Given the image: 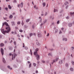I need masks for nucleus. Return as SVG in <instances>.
<instances>
[{
	"label": "nucleus",
	"mask_w": 74,
	"mask_h": 74,
	"mask_svg": "<svg viewBox=\"0 0 74 74\" xmlns=\"http://www.w3.org/2000/svg\"><path fill=\"white\" fill-rule=\"evenodd\" d=\"M5 25H6L8 27H6V29L7 30L4 31V29H1V32L3 34H5V33H8L10 32L11 31V28L10 27V25H8V24L6 22V23L5 24Z\"/></svg>",
	"instance_id": "obj_1"
},
{
	"label": "nucleus",
	"mask_w": 74,
	"mask_h": 74,
	"mask_svg": "<svg viewBox=\"0 0 74 74\" xmlns=\"http://www.w3.org/2000/svg\"><path fill=\"white\" fill-rule=\"evenodd\" d=\"M14 56L13 58V56ZM17 56V54L16 53H14V54H12V60H14L15 58V57Z\"/></svg>",
	"instance_id": "obj_2"
},
{
	"label": "nucleus",
	"mask_w": 74,
	"mask_h": 74,
	"mask_svg": "<svg viewBox=\"0 0 74 74\" xmlns=\"http://www.w3.org/2000/svg\"><path fill=\"white\" fill-rule=\"evenodd\" d=\"M0 69H1V70H2L3 71L5 72L6 70H7V69L4 67H2V68L0 67Z\"/></svg>",
	"instance_id": "obj_3"
},
{
	"label": "nucleus",
	"mask_w": 74,
	"mask_h": 74,
	"mask_svg": "<svg viewBox=\"0 0 74 74\" xmlns=\"http://www.w3.org/2000/svg\"><path fill=\"white\" fill-rule=\"evenodd\" d=\"M59 59V58H56L55 60H53V62L55 63V62H57L58 61V60Z\"/></svg>",
	"instance_id": "obj_4"
},
{
	"label": "nucleus",
	"mask_w": 74,
	"mask_h": 74,
	"mask_svg": "<svg viewBox=\"0 0 74 74\" xmlns=\"http://www.w3.org/2000/svg\"><path fill=\"white\" fill-rule=\"evenodd\" d=\"M1 52L2 55H4V50H3V49L1 48Z\"/></svg>",
	"instance_id": "obj_5"
},
{
	"label": "nucleus",
	"mask_w": 74,
	"mask_h": 74,
	"mask_svg": "<svg viewBox=\"0 0 74 74\" xmlns=\"http://www.w3.org/2000/svg\"><path fill=\"white\" fill-rule=\"evenodd\" d=\"M36 59L38 60L39 59H40V56L38 55H36Z\"/></svg>",
	"instance_id": "obj_6"
},
{
	"label": "nucleus",
	"mask_w": 74,
	"mask_h": 74,
	"mask_svg": "<svg viewBox=\"0 0 74 74\" xmlns=\"http://www.w3.org/2000/svg\"><path fill=\"white\" fill-rule=\"evenodd\" d=\"M38 36V37H41V34L40 33H38L37 34Z\"/></svg>",
	"instance_id": "obj_7"
},
{
	"label": "nucleus",
	"mask_w": 74,
	"mask_h": 74,
	"mask_svg": "<svg viewBox=\"0 0 74 74\" xmlns=\"http://www.w3.org/2000/svg\"><path fill=\"white\" fill-rule=\"evenodd\" d=\"M11 23H12V26H14L15 25V22L14 21H12L11 22Z\"/></svg>",
	"instance_id": "obj_8"
},
{
	"label": "nucleus",
	"mask_w": 74,
	"mask_h": 74,
	"mask_svg": "<svg viewBox=\"0 0 74 74\" xmlns=\"http://www.w3.org/2000/svg\"><path fill=\"white\" fill-rule=\"evenodd\" d=\"M38 19H39V22L40 23H41V22H42V18H41V17L40 16L39 17Z\"/></svg>",
	"instance_id": "obj_9"
},
{
	"label": "nucleus",
	"mask_w": 74,
	"mask_h": 74,
	"mask_svg": "<svg viewBox=\"0 0 74 74\" xmlns=\"http://www.w3.org/2000/svg\"><path fill=\"white\" fill-rule=\"evenodd\" d=\"M47 22V20H45L44 21H43V24H45V23Z\"/></svg>",
	"instance_id": "obj_10"
},
{
	"label": "nucleus",
	"mask_w": 74,
	"mask_h": 74,
	"mask_svg": "<svg viewBox=\"0 0 74 74\" xmlns=\"http://www.w3.org/2000/svg\"><path fill=\"white\" fill-rule=\"evenodd\" d=\"M62 63H63V60H61L59 62V64H62Z\"/></svg>",
	"instance_id": "obj_11"
},
{
	"label": "nucleus",
	"mask_w": 74,
	"mask_h": 74,
	"mask_svg": "<svg viewBox=\"0 0 74 74\" xmlns=\"http://www.w3.org/2000/svg\"><path fill=\"white\" fill-rule=\"evenodd\" d=\"M12 18H13V16H12V14L10 15V16H9V18L12 19Z\"/></svg>",
	"instance_id": "obj_12"
},
{
	"label": "nucleus",
	"mask_w": 74,
	"mask_h": 74,
	"mask_svg": "<svg viewBox=\"0 0 74 74\" xmlns=\"http://www.w3.org/2000/svg\"><path fill=\"white\" fill-rule=\"evenodd\" d=\"M63 41H67V38H63Z\"/></svg>",
	"instance_id": "obj_13"
},
{
	"label": "nucleus",
	"mask_w": 74,
	"mask_h": 74,
	"mask_svg": "<svg viewBox=\"0 0 74 74\" xmlns=\"http://www.w3.org/2000/svg\"><path fill=\"white\" fill-rule=\"evenodd\" d=\"M58 32V29H56L55 30V32H54V34H56Z\"/></svg>",
	"instance_id": "obj_14"
},
{
	"label": "nucleus",
	"mask_w": 74,
	"mask_h": 74,
	"mask_svg": "<svg viewBox=\"0 0 74 74\" xmlns=\"http://www.w3.org/2000/svg\"><path fill=\"white\" fill-rule=\"evenodd\" d=\"M72 25H73V23H69V27H71V26H72Z\"/></svg>",
	"instance_id": "obj_15"
},
{
	"label": "nucleus",
	"mask_w": 74,
	"mask_h": 74,
	"mask_svg": "<svg viewBox=\"0 0 74 74\" xmlns=\"http://www.w3.org/2000/svg\"><path fill=\"white\" fill-rule=\"evenodd\" d=\"M23 3L21 2L20 4V7L21 8H22V7H23Z\"/></svg>",
	"instance_id": "obj_16"
},
{
	"label": "nucleus",
	"mask_w": 74,
	"mask_h": 74,
	"mask_svg": "<svg viewBox=\"0 0 74 74\" xmlns=\"http://www.w3.org/2000/svg\"><path fill=\"white\" fill-rule=\"evenodd\" d=\"M34 54L35 56H36V55H38L37 54V51L34 52Z\"/></svg>",
	"instance_id": "obj_17"
},
{
	"label": "nucleus",
	"mask_w": 74,
	"mask_h": 74,
	"mask_svg": "<svg viewBox=\"0 0 74 74\" xmlns=\"http://www.w3.org/2000/svg\"><path fill=\"white\" fill-rule=\"evenodd\" d=\"M0 46L1 47H3V46H4V44L3 43H1L0 44Z\"/></svg>",
	"instance_id": "obj_18"
},
{
	"label": "nucleus",
	"mask_w": 74,
	"mask_h": 74,
	"mask_svg": "<svg viewBox=\"0 0 74 74\" xmlns=\"http://www.w3.org/2000/svg\"><path fill=\"white\" fill-rule=\"evenodd\" d=\"M8 68L9 69H10V70H12V68H11L10 66H8Z\"/></svg>",
	"instance_id": "obj_19"
},
{
	"label": "nucleus",
	"mask_w": 74,
	"mask_h": 74,
	"mask_svg": "<svg viewBox=\"0 0 74 74\" xmlns=\"http://www.w3.org/2000/svg\"><path fill=\"white\" fill-rule=\"evenodd\" d=\"M70 15H71V16H72L73 15H74V12H71L70 13Z\"/></svg>",
	"instance_id": "obj_20"
},
{
	"label": "nucleus",
	"mask_w": 74,
	"mask_h": 74,
	"mask_svg": "<svg viewBox=\"0 0 74 74\" xmlns=\"http://www.w3.org/2000/svg\"><path fill=\"white\" fill-rule=\"evenodd\" d=\"M3 63H5V59L3 58Z\"/></svg>",
	"instance_id": "obj_21"
},
{
	"label": "nucleus",
	"mask_w": 74,
	"mask_h": 74,
	"mask_svg": "<svg viewBox=\"0 0 74 74\" xmlns=\"http://www.w3.org/2000/svg\"><path fill=\"white\" fill-rule=\"evenodd\" d=\"M44 24H43V23H42L40 25V26L41 27H42V26H43V25H44Z\"/></svg>",
	"instance_id": "obj_22"
},
{
	"label": "nucleus",
	"mask_w": 74,
	"mask_h": 74,
	"mask_svg": "<svg viewBox=\"0 0 74 74\" xmlns=\"http://www.w3.org/2000/svg\"><path fill=\"white\" fill-rule=\"evenodd\" d=\"M6 23H7V22H5L2 23V26H3L4 25H5Z\"/></svg>",
	"instance_id": "obj_23"
},
{
	"label": "nucleus",
	"mask_w": 74,
	"mask_h": 74,
	"mask_svg": "<svg viewBox=\"0 0 74 74\" xmlns=\"http://www.w3.org/2000/svg\"><path fill=\"white\" fill-rule=\"evenodd\" d=\"M8 7L9 9H10V10H11L12 8L10 5H8Z\"/></svg>",
	"instance_id": "obj_24"
},
{
	"label": "nucleus",
	"mask_w": 74,
	"mask_h": 74,
	"mask_svg": "<svg viewBox=\"0 0 74 74\" xmlns=\"http://www.w3.org/2000/svg\"><path fill=\"white\" fill-rule=\"evenodd\" d=\"M58 10L57 9H54V12H58Z\"/></svg>",
	"instance_id": "obj_25"
},
{
	"label": "nucleus",
	"mask_w": 74,
	"mask_h": 74,
	"mask_svg": "<svg viewBox=\"0 0 74 74\" xmlns=\"http://www.w3.org/2000/svg\"><path fill=\"white\" fill-rule=\"evenodd\" d=\"M34 8H36V9H38V7H36V5H34Z\"/></svg>",
	"instance_id": "obj_26"
},
{
	"label": "nucleus",
	"mask_w": 74,
	"mask_h": 74,
	"mask_svg": "<svg viewBox=\"0 0 74 74\" xmlns=\"http://www.w3.org/2000/svg\"><path fill=\"white\" fill-rule=\"evenodd\" d=\"M33 33H30V34H29V37H32V36H33Z\"/></svg>",
	"instance_id": "obj_27"
},
{
	"label": "nucleus",
	"mask_w": 74,
	"mask_h": 74,
	"mask_svg": "<svg viewBox=\"0 0 74 74\" xmlns=\"http://www.w3.org/2000/svg\"><path fill=\"white\" fill-rule=\"evenodd\" d=\"M45 2H44L42 3L43 7H45Z\"/></svg>",
	"instance_id": "obj_28"
},
{
	"label": "nucleus",
	"mask_w": 74,
	"mask_h": 74,
	"mask_svg": "<svg viewBox=\"0 0 74 74\" xmlns=\"http://www.w3.org/2000/svg\"><path fill=\"white\" fill-rule=\"evenodd\" d=\"M36 44L37 45L40 46V43H39V42H36Z\"/></svg>",
	"instance_id": "obj_29"
},
{
	"label": "nucleus",
	"mask_w": 74,
	"mask_h": 74,
	"mask_svg": "<svg viewBox=\"0 0 74 74\" xmlns=\"http://www.w3.org/2000/svg\"><path fill=\"white\" fill-rule=\"evenodd\" d=\"M70 70L71 71H73L74 70V69H73V68H70Z\"/></svg>",
	"instance_id": "obj_30"
},
{
	"label": "nucleus",
	"mask_w": 74,
	"mask_h": 74,
	"mask_svg": "<svg viewBox=\"0 0 74 74\" xmlns=\"http://www.w3.org/2000/svg\"><path fill=\"white\" fill-rule=\"evenodd\" d=\"M49 51H53L54 50V49H49Z\"/></svg>",
	"instance_id": "obj_31"
},
{
	"label": "nucleus",
	"mask_w": 74,
	"mask_h": 74,
	"mask_svg": "<svg viewBox=\"0 0 74 74\" xmlns=\"http://www.w3.org/2000/svg\"><path fill=\"white\" fill-rule=\"evenodd\" d=\"M65 66L66 67H68V66H69V64H68V63H66L65 64Z\"/></svg>",
	"instance_id": "obj_32"
},
{
	"label": "nucleus",
	"mask_w": 74,
	"mask_h": 74,
	"mask_svg": "<svg viewBox=\"0 0 74 74\" xmlns=\"http://www.w3.org/2000/svg\"><path fill=\"white\" fill-rule=\"evenodd\" d=\"M67 4H69V2L66 1L64 3L65 5H67Z\"/></svg>",
	"instance_id": "obj_33"
},
{
	"label": "nucleus",
	"mask_w": 74,
	"mask_h": 74,
	"mask_svg": "<svg viewBox=\"0 0 74 74\" xmlns=\"http://www.w3.org/2000/svg\"><path fill=\"white\" fill-rule=\"evenodd\" d=\"M14 45H16V42L14 41Z\"/></svg>",
	"instance_id": "obj_34"
},
{
	"label": "nucleus",
	"mask_w": 74,
	"mask_h": 74,
	"mask_svg": "<svg viewBox=\"0 0 74 74\" xmlns=\"http://www.w3.org/2000/svg\"><path fill=\"white\" fill-rule=\"evenodd\" d=\"M25 49H26V50H27L28 49V47H25Z\"/></svg>",
	"instance_id": "obj_35"
},
{
	"label": "nucleus",
	"mask_w": 74,
	"mask_h": 74,
	"mask_svg": "<svg viewBox=\"0 0 74 74\" xmlns=\"http://www.w3.org/2000/svg\"><path fill=\"white\" fill-rule=\"evenodd\" d=\"M29 21H30V19H27V20H26V22H28Z\"/></svg>",
	"instance_id": "obj_36"
},
{
	"label": "nucleus",
	"mask_w": 74,
	"mask_h": 74,
	"mask_svg": "<svg viewBox=\"0 0 74 74\" xmlns=\"http://www.w3.org/2000/svg\"><path fill=\"white\" fill-rule=\"evenodd\" d=\"M31 67H32V64L30 63L29 65V68H30Z\"/></svg>",
	"instance_id": "obj_37"
},
{
	"label": "nucleus",
	"mask_w": 74,
	"mask_h": 74,
	"mask_svg": "<svg viewBox=\"0 0 74 74\" xmlns=\"http://www.w3.org/2000/svg\"><path fill=\"white\" fill-rule=\"evenodd\" d=\"M47 14H48V13H47V12H46L45 13V14H44L45 16H46V15H47Z\"/></svg>",
	"instance_id": "obj_38"
},
{
	"label": "nucleus",
	"mask_w": 74,
	"mask_h": 74,
	"mask_svg": "<svg viewBox=\"0 0 74 74\" xmlns=\"http://www.w3.org/2000/svg\"><path fill=\"white\" fill-rule=\"evenodd\" d=\"M71 63L73 65H74V62L73 61H71Z\"/></svg>",
	"instance_id": "obj_39"
},
{
	"label": "nucleus",
	"mask_w": 74,
	"mask_h": 74,
	"mask_svg": "<svg viewBox=\"0 0 74 74\" xmlns=\"http://www.w3.org/2000/svg\"><path fill=\"white\" fill-rule=\"evenodd\" d=\"M33 64L34 67H36V64L35 63H33Z\"/></svg>",
	"instance_id": "obj_40"
},
{
	"label": "nucleus",
	"mask_w": 74,
	"mask_h": 74,
	"mask_svg": "<svg viewBox=\"0 0 74 74\" xmlns=\"http://www.w3.org/2000/svg\"><path fill=\"white\" fill-rule=\"evenodd\" d=\"M17 24H18V25H19L21 24V22H20V21H18L17 23Z\"/></svg>",
	"instance_id": "obj_41"
},
{
	"label": "nucleus",
	"mask_w": 74,
	"mask_h": 74,
	"mask_svg": "<svg viewBox=\"0 0 74 74\" xmlns=\"http://www.w3.org/2000/svg\"><path fill=\"white\" fill-rule=\"evenodd\" d=\"M13 67H14V68H16L17 66H16V65L14 64L13 65Z\"/></svg>",
	"instance_id": "obj_42"
},
{
	"label": "nucleus",
	"mask_w": 74,
	"mask_h": 74,
	"mask_svg": "<svg viewBox=\"0 0 74 74\" xmlns=\"http://www.w3.org/2000/svg\"><path fill=\"white\" fill-rule=\"evenodd\" d=\"M48 55H49V56H52V54L50 53H49L48 54Z\"/></svg>",
	"instance_id": "obj_43"
},
{
	"label": "nucleus",
	"mask_w": 74,
	"mask_h": 74,
	"mask_svg": "<svg viewBox=\"0 0 74 74\" xmlns=\"http://www.w3.org/2000/svg\"><path fill=\"white\" fill-rule=\"evenodd\" d=\"M5 10L6 11H8V8H5Z\"/></svg>",
	"instance_id": "obj_44"
},
{
	"label": "nucleus",
	"mask_w": 74,
	"mask_h": 74,
	"mask_svg": "<svg viewBox=\"0 0 74 74\" xmlns=\"http://www.w3.org/2000/svg\"><path fill=\"white\" fill-rule=\"evenodd\" d=\"M30 52L31 53V55H32V49H30Z\"/></svg>",
	"instance_id": "obj_45"
},
{
	"label": "nucleus",
	"mask_w": 74,
	"mask_h": 74,
	"mask_svg": "<svg viewBox=\"0 0 74 74\" xmlns=\"http://www.w3.org/2000/svg\"><path fill=\"white\" fill-rule=\"evenodd\" d=\"M59 23H60V22H59V20H58L57 22V24H59Z\"/></svg>",
	"instance_id": "obj_46"
},
{
	"label": "nucleus",
	"mask_w": 74,
	"mask_h": 74,
	"mask_svg": "<svg viewBox=\"0 0 74 74\" xmlns=\"http://www.w3.org/2000/svg\"><path fill=\"white\" fill-rule=\"evenodd\" d=\"M38 51V48L36 49L35 50V51L36 52H37Z\"/></svg>",
	"instance_id": "obj_47"
},
{
	"label": "nucleus",
	"mask_w": 74,
	"mask_h": 74,
	"mask_svg": "<svg viewBox=\"0 0 74 74\" xmlns=\"http://www.w3.org/2000/svg\"><path fill=\"white\" fill-rule=\"evenodd\" d=\"M71 48H72V51H74V47H71Z\"/></svg>",
	"instance_id": "obj_48"
},
{
	"label": "nucleus",
	"mask_w": 74,
	"mask_h": 74,
	"mask_svg": "<svg viewBox=\"0 0 74 74\" xmlns=\"http://www.w3.org/2000/svg\"><path fill=\"white\" fill-rule=\"evenodd\" d=\"M32 29H34V25H32Z\"/></svg>",
	"instance_id": "obj_49"
},
{
	"label": "nucleus",
	"mask_w": 74,
	"mask_h": 74,
	"mask_svg": "<svg viewBox=\"0 0 74 74\" xmlns=\"http://www.w3.org/2000/svg\"><path fill=\"white\" fill-rule=\"evenodd\" d=\"M9 49L10 50H12V47H9Z\"/></svg>",
	"instance_id": "obj_50"
},
{
	"label": "nucleus",
	"mask_w": 74,
	"mask_h": 74,
	"mask_svg": "<svg viewBox=\"0 0 74 74\" xmlns=\"http://www.w3.org/2000/svg\"><path fill=\"white\" fill-rule=\"evenodd\" d=\"M21 24L22 26H23V25H24V23L23 22V21H22V23H21Z\"/></svg>",
	"instance_id": "obj_51"
},
{
	"label": "nucleus",
	"mask_w": 74,
	"mask_h": 74,
	"mask_svg": "<svg viewBox=\"0 0 74 74\" xmlns=\"http://www.w3.org/2000/svg\"><path fill=\"white\" fill-rule=\"evenodd\" d=\"M59 34H61L62 33V31H60V32H59Z\"/></svg>",
	"instance_id": "obj_52"
},
{
	"label": "nucleus",
	"mask_w": 74,
	"mask_h": 74,
	"mask_svg": "<svg viewBox=\"0 0 74 74\" xmlns=\"http://www.w3.org/2000/svg\"><path fill=\"white\" fill-rule=\"evenodd\" d=\"M66 18L67 19H68L69 18V16H67L66 17Z\"/></svg>",
	"instance_id": "obj_53"
},
{
	"label": "nucleus",
	"mask_w": 74,
	"mask_h": 74,
	"mask_svg": "<svg viewBox=\"0 0 74 74\" xmlns=\"http://www.w3.org/2000/svg\"><path fill=\"white\" fill-rule=\"evenodd\" d=\"M42 62L43 63H45V62L44 60L42 61Z\"/></svg>",
	"instance_id": "obj_54"
},
{
	"label": "nucleus",
	"mask_w": 74,
	"mask_h": 74,
	"mask_svg": "<svg viewBox=\"0 0 74 74\" xmlns=\"http://www.w3.org/2000/svg\"><path fill=\"white\" fill-rule=\"evenodd\" d=\"M19 32H23V31H22V30L20 29L19 30Z\"/></svg>",
	"instance_id": "obj_55"
},
{
	"label": "nucleus",
	"mask_w": 74,
	"mask_h": 74,
	"mask_svg": "<svg viewBox=\"0 0 74 74\" xmlns=\"http://www.w3.org/2000/svg\"><path fill=\"white\" fill-rule=\"evenodd\" d=\"M68 7H69V6H68V5H67V6L66 7V9H67V8H68Z\"/></svg>",
	"instance_id": "obj_56"
},
{
	"label": "nucleus",
	"mask_w": 74,
	"mask_h": 74,
	"mask_svg": "<svg viewBox=\"0 0 74 74\" xmlns=\"http://www.w3.org/2000/svg\"><path fill=\"white\" fill-rule=\"evenodd\" d=\"M17 36L18 37H20V36L19 35V34H18L17 35Z\"/></svg>",
	"instance_id": "obj_57"
},
{
	"label": "nucleus",
	"mask_w": 74,
	"mask_h": 74,
	"mask_svg": "<svg viewBox=\"0 0 74 74\" xmlns=\"http://www.w3.org/2000/svg\"><path fill=\"white\" fill-rule=\"evenodd\" d=\"M14 3H16V0H14Z\"/></svg>",
	"instance_id": "obj_58"
},
{
	"label": "nucleus",
	"mask_w": 74,
	"mask_h": 74,
	"mask_svg": "<svg viewBox=\"0 0 74 74\" xmlns=\"http://www.w3.org/2000/svg\"><path fill=\"white\" fill-rule=\"evenodd\" d=\"M69 1L70 3L72 1V0H69Z\"/></svg>",
	"instance_id": "obj_59"
},
{
	"label": "nucleus",
	"mask_w": 74,
	"mask_h": 74,
	"mask_svg": "<svg viewBox=\"0 0 74 74\" xmlns=\"http://www.w3.org/2000/svg\"><path fill=\"white\" fill-rule=\"evenodd\" d=\"M49 34L48 33L47 35V36L48 37V36H49Z\"/></svg>",
	"instance_id": "obj_60"
},
{
	"label": "nucleus",
	"mask_w": 74,
	"mask_h": 74,
	"mask_svg": "<svg viewBox=\"0 0 74 74\" xmlns=\"http://www.w3.org/2000/svg\"><path fill=\"white\" fill-rule=\"evenodd\" d=\"M18 7L19 8V7H20V4H18Z\"/></svg>",
	"instance_id": "obj_61"
},
{
	"label": "nucleus",
	"mask_w": 74,
	"mask_h": 74,
	"mask_svg": "<svg viewBox=\"0 0 74 74\" xmlns=\"http://www.w3.org/2000/svg\"><path fill=\"white\" fill-rule=\"evenodd\" d=\"M34 36H36V34L34 33Z\"/></svg>",
	"instance_id": "obj_62"
},
{
	"label": "nucleus",
	"mask_w": 74,
	"mask_h": 74,
	"mask_svg": "<svg viewBox=\"0 0 74 74\" xmlns=\"http://www.w3.org/2000/svg\"><path fill=\"white\" fill-rule=\"evenodd\" d=\"M14 34H17V33H16V32H15Z\"/></svg>",
	"instance_id": "obj_63"
},
{
	"label": "nucleus",
	"mask_w": 74,
	"mask_h": 74,
	"mask_svg": "<svg viewBox=\"0 0 74 74\" xmlns=\"http://www.w3.org/2000/svg\"><path fill=\"white\" fill-rule=\"evenodd\" d=\"M36 74H37V73H38V71H36Z\"/></svg>",
	"instance_id": "obj_64"
}]
</instances>
